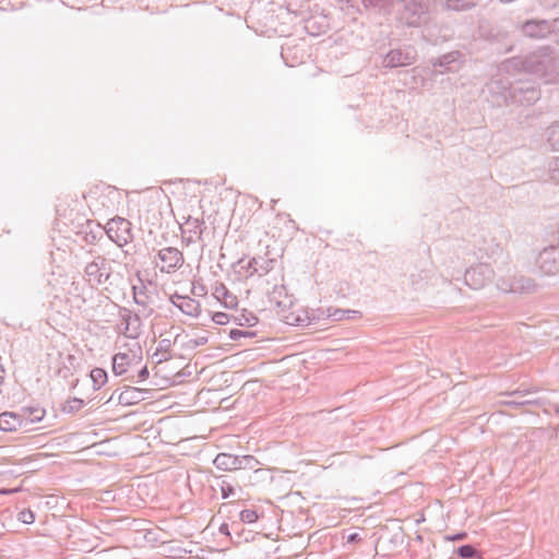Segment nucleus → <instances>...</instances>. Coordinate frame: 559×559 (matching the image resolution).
I'll use <instances>...</instances> for the list:
<instances>
[{
    "label": "nucleus",
    "mask_w": 559,
    "mask_h": 559,
    "mask_svg": "<svg viewBox=\"0 0 559 559\" xmlns=\"http://www.w3.org/2000/svg\"><path fill=\"white\" fill-rule=\"evenodd\" d=\"M507 72H526L540 78L547 82L552 81L557 74V59L549 47H543L524 57H514L502 63Z\"/></svg>",
    "instance_id": "1"
},
{
    "label": "nucleus",
    "mask_w": 559,
    "mask_h": 559,
    "mask_svg": "<svg viewBox=\"0 0 559 559\" xmlns=\"http://www.w3.org/2000/svg\"><path fill=\"white\" fill-rule=\"evenodd\" d=\"M493 94H498V105L518 104L522 106H531L540 97V91L531 82H519L510 84L502 79L492 80L489 85Z\"/></svg>",
    "instance_id": "2"
},
{
    "label": "nucleus",
    "mask_w": 559,
    "mask_h": 559,
    "mask_svg": "<svg viewBox=\"0 0 559 559\" xmlns=\"http://www.w3.org/2000/svg\"><path fill=\"white\" fill-rule=\"evenodd\" d=\"M392 15L399 26L418 28L429 20L428 5L421 0H394Z\"/></svg>",
    "instance_id": "3"
},
{
    "label": "nucleus",
    "mask_w": 559,
    "mask_h": 559,
    "mask_svg": "<svg viewBox=\"0 0 559 559\" xmlns=\"http://www.w3.org/2000/svg\"><path fill=\"white\" fill-rule=\"evenodd\" d=\"M103 228L104 235L106 234L120 248L133 239L132 224L123 217L116 216L109 219Z\"/></svg>",
    "instance_id": "4"
},
{
    "label": "nucleus",
    "mask_w": 559,
    "mask_h": 559,
    "mask_svg": "<svg viewBox=\"0 0 559 559\" xmlns=\"http://www.w3.org/2000/svg\"><path fill=\"white\" fill-rule=\"evenodd\" d=\"M277 261L275 259L254 257L249 260L240 259L236 266L238 267L237 273L250 277L254 274L259 276L266 275L274 270Z\"/></svg>",
    "instance_id": "5"
},
{
    "label": "nucleus",
    "mask_w": 559,
    "mask_h": 559,
    "mask_svg": "<svg viewBox=\"0 0 559 559\" xmlns=\"http://www.w3.org/2000/svg\"><path fill=\"white\" fill-rule=\"evenodd\" d=\"M84 275L92 286L103 285L111 275V265L104 255H95L94 259L85 265Z\"/></svg>",
    "instance_id": "6"
},
{
    "label": "nucleus",
    "mask_w": 559,
    "mask_h": 559,
    "mask_svg": "<svg viewBox=\"0 0 559 559\" xmlns=\"http://www.w3.org/2000/svg\"><path fill=\"white\" fill-rule=\"evenodd\" d=\"M495 272L487 263H479L465 271L464 282L472 289H481L493 280Z\"/></svg>",
    "instance_id": "7"
},
{
    "label": "nucleus",
    "mask_w": 559,
    "mask_h": 559,
    "mask_svg": "<svg viewBox=\"0 0 559 559\" xmlns=\"http://www.w3.org/2000/svg\"><path fill=\"white\" fill-rule=\"evenodd\" d=\"M158 259L162 261L159 271L162 273L171 274L183 265V253L175 247H165L157 252Z\"/></svg>",
    "instance_id": "8"
},
{
    "label": "nucleus",
    "mask_w": 559,
    "mask_h": 559,
    "mask_svg": "<svg viewBox=\"0 0 559 559\" xmlns=\"http://www.w3.org/2000/svg\"><path fill=\"white\" fill-rule=\"evenodd\" d=\"M204 228L203 218L188 216L180 225L182 242L190 246L201 241Z\"/></svg>",
    "instance_id": "9"
},
{
    "label": "nucleus",
    "mask_w": 559,
    "mask_h": 559,
    "mask_svg": "<svg viewBox=\"0 0 559 559\" xmlns=\"http://www.w3.org/2000/svg\"><path fill=\"white\" fill-rule=\"evenodd\" d=\"M537 266L544 275H555L559 272V248L549 247L540 251Z\"/></svg>",
    "instance_id": "10"
},
{
    "label": "nucleus",
    "mask_w": 559,
    "mask_h": 559,
    "mask_svg": "<svg viewBox=\"0 0 559 559\" xmlns=\"http://www.w3.org/2000/svg\"><path fill=\"white\" fill-rule=\"evenodd\" d=\"M415 59V49L412 47L407 48L406 50L392 49L385 55L383 64L384 67L389 68L405 67L412 64Z\"/></svg>",
    "instance_id": "11"
},
{
    "label": "nucleus",
    "mask_w": 559,
    "mask_h": 559,
    "mask_svg": "<svg viewBox=\"0 0 559 559\" xmlns=\"http://www.w3.org/2000/svg\"><path fill=\"white\" fill-rule=\"evenodd\" d=\"M75 234L86 245H96L104 237V228L99 223L86 219Z\"/></svg>",
    "instance_id": "12"
},
{
    "label": "nucleus",
    "mask_w": 559,
    "mask_h": 559,
    "mask_svg": "<svg viewBox=\"0 0 559 559\" xmlns=\"http://www.w3.org/2000/svg\"><path fill=\"white\" fill-rule=\"evenodd\" d=\"M119 314L123 324L122 334L128 338H138L142 332L141 318L127 308H122Z\"/></svg>",
    "instance_id": "13"
},
{
    "label": "nucleus",
    "mask_w": 559,
    "mask_h": 559,
    "mask_svg": "<svg viewBox=\"0 0 559 559\" xmlns=\"http://www.w3.org/2000/svg\"><path fill=\"white\" fill-rule=\"evenodd\" d=\"M151 389H140L135 386H126L118 395V403L124 406L135 405L146 399L152 397Z\"/></svg>",
    "instance_id": "14"
},
{
    "label": "nucleus",
    "mask_w": 559,
    "mask_h": 559,
    "mask_svg": "<svg viewBox=\"0 0 559 559\" xmlns=\"http://www.w3.org/2000/svg\"><path fill=\"white\" fill-rule=\"evenodd\" d=\"M535 287L533 280L519 276L511 281L498 280L497 288L503 293H526Z\"/></svg>",
    "instance_id": "15"
},
{
    "label": "nucleus",
    "mask_w": 559,
    "mask_h": 559,
    "mask_svg": "<svg viewBox=\"0 0 559 559\" xmlns=\"http://www.w3.org/2000/svg\"><path fill=\"white\" fill-rule=\"evenodd\" d=\"M554 23L547 20H528L522 25V32L531 38H545L552 32Z\"/></svg>",
    "instance_id": "16"
},
{
    "label": "nucleus",
    "mask_w": 559,
    "mask_h": 559,
    "mask_svg": "<svg viewBox=\"0 0 559 559\" xmlns=\"http://www.w3.org/2000/svg\"><path fill=\"white\" fill-rule=\"evenodd\" d=\"M364 10L368 13L383 16L392 15L395 9L394 0H361Z\"/></svg>",
    "instance_id": "17"
},
{
    "label": "nucleus",
    "mask_w": 559,
    "mask_h": 559,
    "mask_svg": "<svg viewBox=\"0 0 559 559\" xmlns=\"http://www.w3.org/2000/svg\"><path fill=\"white\" fill-rule=\"evenodd\" d=\"M461 53L459 51L448 52L440 58L431 59L430 63L433 68H441V70L436 71V74H443L445 72H454L459 68V59Z\"/></svg>",
    "instance_id": "18"
},
{
    "label": "nucleus",
    "mask_w": 559,
    "mask_h": 559,
    "mask_svg": "<svg viewBox=\"0 0 559 559\" xmlns=\"http://www.w3.org/2000/svg\"><path fill=\"white\" fill-rule=\"evenodd\" d=\"M171 302L187 316L198 317L200 314V302L193 298L175 294L171 296Z\"/></svg>",
    "instance_id": "19"
},
{
    "label": "nucleus",
    "mask_w": 559,
    "mask_h": 559,
    "mask_svg": "<svg viewBox=\"0 0 559 559\" xmlns=\"http://www.w3.org/2000/svg\"><path fill=\"white\" fill-rule=\"evenodd\" d=\"M24 419H22L20 412H4L0 414V430L12 432L20 429H25Z\"/></svg>",
    "instance_id": "20"
},
{
    "label": "nucleus",
    "mask_w": 559,
    "mask_h": 559,
    "mask_svg": "<svg viewBox=\"0 0 559 559\" xmlns=\"http://www.w3.org/2000/svg\"><path fill=\"white\" fill-rule=\"evenodd\" d=\"M22 419H24L25 429H27L28 425L36 424L43 420L45 417L46 411L44 407L39 405L34 406H24L20 409Z\"/></svg>",
    "instance_id": "21"
},
{
    "label": "nucleus",
    "mask_w": 559,
    "mask_h": 559,
    "mask_svg": "<svg viewBox=\"0 0 559 559\" xmlns=\"http://www.w3.org/2000/svg\"><path fill=\"white\" fill-rule=\"evenodd\" d=\"M216 468L222 471H237L238 469V455L230 453H218L213 461Z\"/></svg>",
    "instance_id": "22"
},
{
    "label": "nucleus",
    "mask_w": 559,
    "mask_h": 559,
    "mask_svg": "<svg viewBox=\"0 0 559 559\" xmlns=\"http://www.w3.org/2000/svg\"><path fill=\"white\" fill-rule=\"evenodd\" d=\"M213 296L229 309L235 308L238 304L237 297L224 284L215 286Z\"/></svg>",
    "instance_id": "23"
},
{
    "label": "nucleus",
    "mask_w": 559,
    "mask_h": 559,
    "mask_svg": "<svg viewBox=\"0 0 559 559\" xmlns=\"http://www.w3.org/2000/svg\"><path fill=\"white\" fill-rule=\"evenodd\" d=\"M132 357L127 353H118L112 357V371L116 376H122L127 373L128 368L131 365Z\"/></svg>",
    "instance_id": "24"
},
{
    "label": "nucleus",
    "mask_w": 559,
    "mask_h": 559,
    "mask_svg": "<svg viewBox=\"0 0 559 559\" xmlns=\"http://www.w3.org/2000/svg\"><path fill=\"white\" fill-rule=\"evenodd\" d=\"M475 0H445L442 8L447 11H467L475 7Z\"/></svg>",
    "instance_id": "25"
},
{
    "label": "nucleus",
    "mask_w": 559,
    "mask_h": 559,
    "mask_svg": "<svg viewBox=\"0 0 559 559\" xmlns=\"http://www.w3.org/2000/svg\"><path fill=\"white\" fill-rule=\"evenodd\" d=\"M546 141L552 151H559V120L551 123L545 131Z\"/></svg>",
    "instance_id": "26"
},
{
    "label": "nucleus",
    "mask_w": 559,
    "mask_h": 559,
    "mask_svg": "<svg viewBox=\"0 0 559 559\" xmlns=\"http://www.w3.org/2000/svg\"><path fill=\"white\" fill-rule=\"evenodd\" d=\"M233 320L240 326H253L258 322V318L250 311L242 310L241 313L233 316Z\"/></svg>",
    "instance_id": "27"
},
{
    "label": "nucleus",
    "mask_w": 559,
    "mask_h": 559,
    "mask_svg": "<svg viewBox=\"0 0 559 559\" xmlns=\"http://www.w3.org/2000/svg\"><path fill=\"white\" fill-rule=\"evenodd\" d=\"M173 342L169 338H162L157 345V352L162 353L160 358L156 360V364H162L173 358L170 354Z\"/></svg>",
    "instance_id": "28"
},
{
    "label": "nucleus",
    "mask_w": 559,
    "mask_h": 559,
    "mask_svg": "<svg viewBox=\"0 0 559 559\" xmlns=\"http://www.w3.org/2000/svg\"><path fill=\"white\" fill-rule=\"evenodd\" d=\"M90 376L95 390H99L107 382V372L103 368H94Z\"/></svg>",
    "instance_id": "29"
},
{
    "label": "nucleus",
    "mask_w": 559,
    "mask_h": 559,
    "mask_svg": "<svg viewBox=\"0 0 559 559\" xmlns=\"http://www.w3.org/2000/svg\"><path fill=\"white\" fill-rule=\"evenodd\" d=\"M508 395L510 397H512V399L503 402V404L508 405V406L518 407V406L528 405V404L533 403V401H531V400H525L524 394L520 391L511 392Z\"/></svg>",
    "instance_id": "30"
},
{
    "label": "nucleus",
    "mask_w": 559,
    "mask_h": 559,
    "mask_svg": "<svg viewBox=\"0 0 559 559\" xmlns=\"http://www.w3.org/2000/svg\"><path fill=\"white\" fill-rule=\"evenodd\" d=\"M456 552L461 558H464V559H473V558L481 559L477 549L473 545H469V544L460 546L457 548Z\"/></svg>",
    "instance_id": "31"
},
{
    "label": "nucleus",
    "mask_w": 559,
    "mask_h": 559,
    "mask_svg": "<svg viewBox=\"0 0 559 559\" xmlns=\"http://www.w3.org/2000/svg\"><path fill=\"white\" fill-rule=\"evenodd\" d=\"M259 462L252 455L238 456V469H257Z\"/></svg>",
    "instance_id": "32"
},
{
    "label": "nucleus",
    "mask_w": 559,
    "mask_h": 559,
    "mask_svg": "<svg viewBox=\"0 0 559 559\" xmlns=\"http://www.w3.org/2000/svg\"><path fill=\"white\" fill-rule=\"evenodd\" d=\"M219 479H221V481L217 483V486L221 489L222 498L228 499L230 497H234L236 493L234 486H231L228 481H226L223 476H221Z\"/></svg>",
    "instance_id": "33"
},
{
    "label": "nucleus",
    "mask_w": 559,
    "mask_h": 559,
    "mask_svg": "<svg viewBox=\"0 0 559 559\" xmlns=\"http://www.w3.org/2000/svg\"><path fill=\"white\" fill-rule=\"evenodd\" d=\"M549 180L559 185V157L554 158L548 168Z\"/></svg>",
    "instance_id": "34"
},
{
    "label": "nucleus",
    "mask_w": 559,
    "mask_h": 559,
    "mask_svg": "<svg viewBox=\"0 0 559 559\" xmlns=\"http://www.w3.org/2000/svg\"><path fill=\"white\" fill-rule=\"evenodd\" d=\"M239 518L243 523L251 524L259 519V515L255 510L246 509L240 512Z\"/></svg>",
    "instance_id": "35"
},
{
    "label": "nucleus",
    "mask_w": 559,
    "mask_h": 559,
    "mask_svg": "<svg viewBox=\"0 0 559 559\" xmlns=\"http://www.w3.org/2000/svg\"><path fill=\"white\" fill-rule=\"evenodd\" d=\"M356 313H358V312L355 310L334 309V311L330 312L329 316L332 317L333 320H335V321H341L344 319L352 318L350 314H356Z\"/></svg>",
    "instance_id": "36"
},
{
    "label": "nucleus",
    "mask_w": 559,
    "mask_h": 559,
    "mask_svg": "<svg viewBox=\"0 0 559 559\" xmlns=\"http://www.w3.org/2000/svg\"><path fill=\"white\" fill-rule=\"evenodd\" d=\"M255 336V333L254 332H250V331H242V330H238V329H233L229 331V338L233 340V341H238L240 340L241 337H253Z\"/></svg>",
    "instance_id": "37"
},
{
    "label": "nucleus",
    "mask_w": 559,
    "mask_h": 559,
    "mask_svg": "<svg viewBox=\"0 0 559 559\" xmlns=\"http://www.w3.org/2000/svg\"><path fill=\"white\" fill-rule=\"evenodd\" d=\"M233 318V316H229L228 313H225V312H215L212 317V320L216 323V324H219V325H225L227 323H229L230 319Z\"/></svg>",
    "instance_id": "38"
},
{
    "label": "nucleus",
    "mask_w": 559,
    "mask_h": 559,
    "mask_svg": "<svg viewBox=\"0 0 559 559\" xmlns=\"http://www.w3.org/2000/svg\"><path fill=\"white\" fill-rule=\"evenodd\" d=\"M138 379L135 380V377L134 376H130V377H127L126 379L131 381V382H141V381H144L147 377H148V369L146 366H144L143 368H141L138 372Z\"/></svg>",
    "instance_id": "39"
},
{
    "label": "nucleus",
    "mask_w": 559,
    "mask_h": 559,
    "mask_svg": "<svg viewBox=\"0 0 559 559\" xmlns=\"http://www.w3.org/2000/svg\"><path fill=\"white\" fill-rule=\"evenodd\" d=\"M84 405L83 400L74 397L68 402V407L70 412H78L80 411Z\"/></svg>",
    "instance_id": "40"
},
{
    "label": "nucleus",
    "mask_w": 559,
    "mask_h": 559,
    "mask_svg": "<svg viewBox=\"0 0 559 559\" xmlns=\"http://www.w3.org/2000/svg\"><path fill=\"white\" fill-rule=\"evenodd\" d=\"M206 343H207V337L206 336H200L198 338L190 340L188 342V347L190 349H194V348H197L199 346L205 345Z\"/></svg>",
    "instance_id": "41"
},
{
    "label": "nucleus",
    "mask_w": 559,
    "mask_h": 559,
    "mask_svg": "<svg viewBox=\"0 0 559 559\" xmlns=\"http://www.w3.org/2000/svg\"><path fill=\"white\" fill-rule=\"evenodd\" d=\"M19 519L25 523V524H31L34 522L35 520V516H34V513L29 510H24L22 512H20V516Z\"/></svg>",
    "instance_id": "42"
},
{
    "label": "nucleus",
    "mask_w": 559,
    "mask_h": 559,
    "mask_svg": "<svg viewBox=\"0 0 559 559\" xmlns=\"http://www.w3.org/2000/svg\"><path fill=\"white\" fill-rule=\"evenodd\" d=\"M133 297H134V301L138 304V305H145V298H146V295L143 293V292H140L138 293L136 292V288L133 287Z\"/></svg>",
    "instance_id": "43"
},
{
    "label": "nucleus",
    "mask_w": 559,
    "mask_h": 559,
    "mask_svg": "<svg viewBox=\"0 0 559 559\" xmlns=\"http://www.w3.org/2000/svg\"><path fill=\"white\" fill-rule=\"evenodd\" d=\"M361 540V537L358 533H352L347 536V544H355Z\"/></svg>",
    "instance_id": "44"
},
{
    "label": "nucleus",
    "mask_w": 559,
    "mask_h": 559,
    "mask_svg": "<svg viewBox=\"0 0 559 559\" xmlns=\"http://www.w3.org/2000/svg\"><path fill=\"white\" fill-rule=\"evenodd\" d=\"M466 536H467V534L462 532V533H457V534H455L453 536L448 537V539L449 540H463V539L466 538Z\"/></svg>",
    "instance_id": "45"
},
{
    "label": "nucleus",
    "mask_w": 559,
    "mask_h": 559,
    "mask_svg": "<svg viewBox=\"0 0 559 559\" xmlns=\"http://www.w3.org/2000/svg\"><path fill=\"white\" fill-rule=\"evenodd\" d=\"M554 236L556 237L558 243H559V222L556 224V227L552 231Z\"/></svg>",
    "instance_id": "46"
},
{
    "label": "nucleus",
    "mask_w": 559,
    "mask_h": 559,
    "mask_svg": "<svg viewBox=\"0 0 559 559\" xmlns=\"http://www.w3.org/2000/svg\"><path fill=\"white\" fill-rule=\"evenodd\" d=\"M16 491L17 489H0V495H10Z\"/></svg>",
    "instance_id": "47"
},
{
    "label": "nucleus",
    "mask_w": 559,
    "mask_h": 559,
    "mask_svg": "<svg viewBox=\"0 0 559 559\" xmlns=\"http://www.w3.org/2000/svg\"><path fill=\"white\" fill-rule=\"evenodd\" d=\"M162 353L157 352V349L152 354V358L156 361L158 358H160Z\"/></svg>",
    "instance_id": "48"
},
{
    "label": "nucleus",
    "mask_w": 559,
    "mask_h": 559,
    "mask_svg": "<svg viewBox=\"0 0 559 559\" xmlns=\"http://www.w3.org/2000/svg\"><path fill=\"white\" fill-rule=\"evenodd\" d=\"M3 372H4V370L0 366V385L2 384V381H3Z\"/></svg>",
    "instance_id": "49"
},
{
    "label": "nucleus",
    "mask_w": 559,
    "mask_h": 559,
    "mask_svg": "<svg viewBox=\"0 0 559 559\" xmlns=\"http://www.w3.org/2000/svg\"><path fill=\"white\" fill-rule=\"evenodd\" d=\"M179 336H180V334H177V335L175 336L174 343H176V342L178 341Z\"/></svg>",
    "instance_id": "50"
}]
</instances>
